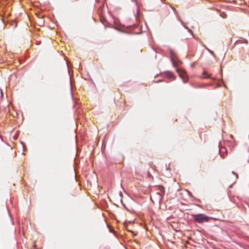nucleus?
<instances>
[{"instance_id": "1", "label": "nucleus", "mask_w": 249, "mask_h": 249, "mask_svg": "<svg viewBox=\"0 0 249 249\" xmlns=\"http://www.w3.org/2000/svg\"><path fill=\"white\" fill-rule=\"evenodd\" d=\"M193 217L194 220L199 223L208 222L210 219L209 217L202 213L194 215Z\"/></svg>"}, {"instance_id": "2", "label": "nucleus", "mask_w": 249, "mask_h": 249, "mask_svg": "<svg viewBox=\"0 0 249 249\" xmlns=\"http://www.w3.org/2000/svg\"><path fill=\"white\" fill-rule=\"evenodd\" d=\"M177 71L178 74L179 76L181 78L183 82L184 83H186L188 81V77L187 76V74L185 71L179 70L178 68H177Z\"/></svg>"}, {"instance_id": "3", "label": "nucleus", "mask_w": 249, "mask_h": 249, "mask_svg": "<svg viewBox=\"0 0 249 249\" xmlns=\"http://www.w3.org/2000/svg\"><path fill=\"white\" fill-rule=\"evenodd\" d=\"M158 189L159 191L158 192L157 194H158L160 196V199H161V197L164 194V188L162 186H159Z\"/></svg>"}, {"instance_id": "4", "label": "nucleus", "mask_w": 249, "mask_h": 249, "mask_svg": "<svg viewBox=\"0 0 249 249\" xmlns=\"http://www.w3.org/2000/svg\"><path fill=\"white\" fill-rule=\"evenodd\" d=\"M170 53H171V61L172 62L173 65L174 66V67H177V63L175 61V60L174 58V56H175V55L172 51H171Z\"/></svg>"}, {"instance_id": "5", "label": "nucleus", "mask_w": 249, "mask_h": 249, "mask_svg": "<svg viewBox=\"0 0 249 249\" xmlns=\"http://www.w3.org/2000/svg\"><path fill=\"white\" fill-rule=\"evenodd\" d=\"M70 93H71V96L72 97H73V86H72V82H71V77L70 76Z\"/></svg>"}, {"instance_id": "6", "label": "nucleus", "mask_w": 249, "mask_h": 249, "mask_svg": "<svg viewBox=\"0 0 249 249\" xmlns=\"http://www.w3.org/2000/svg\"><path fill=\"white\" fill-rule=\"evenodd\" d=\"M202 75V78H207L210 77V75L205 71L203 72Z\"/></svg>"}, {"instance_id": "7", "label": "nucleus", "mask_w": 249, "mask_h": 249, "mask_svg": "<svg viewBox=\"0 0 249 249\" xmlns=\"http://www.w3.org/2000/svg\"><path fill=\"white\" fill-rule=\"evenodd\" d=\"M177 17H178V20L181 22V24H182V25L184 27V28H186V29H188V28H187V27H186L185 26V25H184V22H183V21L181 19V18H179L178 16H177Z\"/></svg>"}, {"instance_id": "8", "label": "nucleus", "mask_w": 249, "mask_h": 249, "mask_svg": "<svg viewBox=\"0 0 249 249\" xmlns=\"http://www.w3.org/2000/svg\"><path fill=\"white\" fill-rule=\"evenodd\" d=\"M166 75L167 76L169 77L170 78H171L173 76L172 73H171V72H169V71H168L166 72Z\"/></svg>"}, {"instance_id": "9", "label": "nucleus", "mask_w": 249, "mask_h": 249, "mask_svg": "<svg viewBox=\"0 0 249 249\" xmlns=\"http://www.w3.org/2000/svg\"><path fill=\"white\" fill-rule=\"evenodd\" d=\"M206 49L211 54H212L213 56H215V54L213 52L210 50L209 49L206 48Z\"/></svg>"}, {"instance_id": "10", "label": "nucleus", "mask_w": 249, "mask_h": 249, "mask_svg": "<svg viewBox=\"0 0 249 249\" xmlns=\"http://www.w3.org/2000/svg\"><path fill=\"white\" fill-rule=\"evenodd\" d=\"M66 65H67V69H68V72H69V74L70 75L69 65L68 62V61H67V60H66Z\"/></svg>"}, {"instance_id": "11", "label": "nucleus", "mask_w": 249, "mask_h": 249, "mask_svg": "<svg viewBox=\"0 0 249 249\" xmlns=\"http://www.w3.org/2000/svg\"><path fill=\"white\" fill-rule=\"evenodd\" d=\"M172 10H173V11H174L176 14H177V11H176V9H175L174 7H172Z\"/></svg>"}, {"instance_id": "12", "label": "nucleus", "mask_w": 249, "mask_h": 249, "mask_svg": "<svg viewBox=\"0 0 249 249\" xmlns=\"http://www.w3.org/2000/svg\"><path fill=\"white\" fill-rule=\"evenodd\" d=\"M232 173L236 176V178H238V175L234 172H232Z\"/></svg>"}, {"instance_id": "13", "label": "nucleus", "mask_w": 249, "mask_h": 249, "mask_svg": "<svg viewBox=\"0 0 249 249\" xmlns=\"http://www.w3.org/2000/svg\"><path fill=\"white\" fill-rule=\"evenodd\" d=\"M133 0L136 2V4H137V0Z\"/></svg>"}, {"instance_id": "14", "label": "nucleus", "mask_w": 249, "mask_h": 249, "mask_svg": "<svg viewBox=\"0 0 249 249\" xmlns=\"http://www.w3.org/2000/svg\"><path fill=\"white\" fill-rule=\"evenodd\" d=\"M0 94H1V95L2 96V92L1 90L0 91Z\"/></svg>"}, {"instance_id": "15", "label": "nucleus", "mask_w": 249, "mask_h": 249, "mask_svg": "<svg viewBox=\"0 0 249 249\" xmlns=\"http://www.w3.org/2000/svg\"><path fill=\"white\" fill-rule=\"evenodd\" d=\"M188 31H189V32H192V31L190 30H189V29H188Z\"/></svg>"}]
</instances>
